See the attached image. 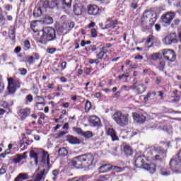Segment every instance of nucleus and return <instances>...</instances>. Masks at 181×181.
Segmentation results:
<instances>
[{
  "mask_svg": "<svg viewBox=\"0 0 181 181\" xmlns=\"http://www.w3.org/2000/svg\"><path fill=\"white\" fill-rule=\"evenodd\" d=\"M156 22V13L153 11L148 10L143 13L141 18V25L143 28L151 29Z\"/></svg>",
  "mask_w": 181,
  "mask_h": 181,
  "instance_id": "obj_1",
  "label": "nucleus"
},
{
  "mask_svg": "<svg viewBox=\"0 0 181 181\" xmlns=\"http://www.w3.org/2000/svg\"><path fill=\"white\" fill-rule=\"evenodd\" d=\"M41 35L40 40L42 43H47L56 39V30L52 27H45L39 32Z\"/></svg>",
  "mask_w": 181,
  "mask_h": 181,
  "instance_id": "obj_2",
  "label": "nucleus"
},
{
  "mask_svg": "<svg viewBox=\"0 0 181 181\" xmlns=\"http://www.w3.org/2000/svg\"><path fill=\"white\" fill-rule=\"evenodd\" d=\"M112 118L119 127H127L129 124V114L122 113L120 111L113 114Z\"/></svg>",
  "mask_w": 181,
  "mask_h": 181,
  "instance_id": "obj_3",
  "label": "nucleus"
},
{
  "mask_svg": "<svg viewBox=\"0 0 181 181\" xmlns=\"http://www.w3.org/2000/svg\"><path fill=\"white\" fill-rule=\"evenodd\" d=\"M40 155L42 156V163H47V165H50V158H49V153L44 151L42 149L38 150L37 152L32 151L30 153V158L34 159L35 165H37V160L39 159V156H40Z\"/></svg>",
  "mask_w": 181,
  "mask_h": 181,
  "instance_id": "obj_4",
  "label": "nucleus"
},
{
  "mask_svg": "<svg viewBox=\"0 0 181 181\" xmlns=\"http://www.w3.org/2000/svg\"><path fill=\"white\" fill-rule=\"evenodd\" d=\"M8 90L10 94H15L17 88H21V83L16 79L8 78Z\"/></svg>",
  "mask_w": 181,
  "mask_h": 181,
  "instance_id": "obj_5",
  "label": "nucleus"
},
{
  "mask_svg": "<svg viewBox=\"0 0 181 181\" xmlns=\"http://www.w3.org/2000/svg\"><path fill=\"white\" fill-rule=\"evenodd\" d=\"M81 160L83 162V168L86 169V168H90L91 165H93V162L94 161V156L91 153L81 155Z\"/></svg>",
  "mask_w": 181,
  "mask_h": 181,
  "instance_id": "obj_6",
  "label": "nucleus"
},
{
  "mask_svg": "<svg viewBox=\"0 0 181 181\" xmlns=\"http://www.w3.org/2000/svg\"><path fill=\"white\" fill-rule=\"evenodd\" d=\"M176 14L173 12H168L161 16L162 23H164L165 26H169L172 23V21L175 19Z\"/></svg>",
  "mask_w": 181,
  "mask_h": 181,
  "instance_id": "obj_7",
  "label": "nucleus"
},
{
  "mask_svg": "<svg viewBox=\"0 0 181 181\" xmlns=\"http://www.w3.org/2000/svg\"><path fill=\"white\" fill-rule=\"evenodd\" d=\"M163 56L165 60L171 62V63H173V62L176 60V54H175V52L171 49H164Z\"/></svg>",
  "mask_w": 181,
  "mask_h": 181,
  "instance_id": "obj_8",
  "label": "nucleus"
},
{
  "mask_svg": "<svg viewBox=\"0 0 181 181\" xmlns=\"http://www.w3.org/2000/svg\"><path fill=\"white\" fill-rule=\"evenodd\" d=\"M156 152L157 154L155 156V160H159V162H163L165 160V158H166V152L162 147H159L156 148Z\"/></svg>",
  "mask_w": 181,
  "mask_h": 181,
  "instance_id": "obj_9",
  "label": "nucleus"
},
{
  "mask_svg": "<svg viewBox=\"0 0 181 181\" xmlns=\"http://www.w3.org/2000/svg\"><path fill=\"white\" fill-rule=\"evenodd\" d=\"M165 45H170L171 43H177V38L175 33H170L163 40Z\"/></svg>",
  "mask_w": 181,
  "mask_h": 181,
  "instance_id": "obj_10",
  "label": "nucleus"
},
{
  "mask_svg": "<svg viewBox=\"0 0 181 181\" xmlns=\"http://www.w3.org/2000/svg\"><path fill=\"white\" fill-rule=\"evenodd\" d=\"M133 119L136 124H144L146 121V117L142 114L137 112H133L132 114Z\"/></svg>",
  "mask_w": 181,
  "mask_h": 181,
  "instance_id": "obj_11",
  "label": "nucleus"
},
{
  "mask_svg": "<svg viewBox=\"0 0 181 181\" xmlns=\"http://www.w3.org/2000/svg\"><path fill=\"white\" fill-rule=\"evenodd\" d=\"M47 5L51 9H54V8L58 9L59 6L64 8L62 0H48Z\"/></svg>",
  "mask_w": 181,
  "mask_h": 181,
  "instance_id": "obj_12",
  "label": "nucleus"
},
{
  "mask_svg": "<svg viewBox=\"0 0 181 181\" xmlns=\"http://www.w3.org/2000/svg\"><path fill=\"white\" fill-rule=\"evenodd\" d=\"M81 156L73 158L71 161L73 166H74L77 169H84V167H83V160H81Z\"/></svg>",
  "mask_w": 181,
  "mask_h": 181,
  "instance_id": "obj_13",
  "label": "nucleus"
},
{
  "mask_svg": "<svg viewBox=\"0 0 181 181\" xmlns=\"http://www.w3.org/2000/svg\"><path fill=\"white\" fill-rule=\"evenodd\" d=\"M98 12H100V8L95 5H88V15H93L95 16L98 15Z\"/></svg>",
  "mask_w": 181,
  "mask_h": 181,
  "instance_id": "obj_14",
  "label": "nucleus"
},
{
  "mask_svg": "<svg viewBox=\"0 0 181 181\" xmlns=\"http://www.w3.org/2000/svg\"><path fill=\"white\" fill-rule=\"evenodd\" d=\"M89 122L92 127H100L101 120H100V117L93 115L89 117Z\"/></svg>",
  "mask_w": 181,
  "mask_h": 181,
  "instance_id": "obj_15",
  "label": "nucleus"
},
{
  "mask_svg": "<svg viewBox=\"0 0 181 181\" xmlns=\"http://www.w3.org/2000/svg\"><path fill=\"white\" fill-rule=\"evenodd\" d=\"M30 114V109L29 108H25V109H21L18 111V115L21 118V121H23L26 119V117H28Z\"/></svg>",
  "mask_w": 181,
  "mask_h": 181,
  "instance_id": "obj_16",
  "label": "nucleus"
},
{
  "mask_svg": "<svg viewBox=\"0 0 181 181\" xmlns=\"http://www.w3.org/2000/svg\"><path fill=\"white\" fill-rule=\"evenodd\" d=\"M83 9L84 7L83 6V5L80 4H75L74 6V15H76V16H80V15H82Z\"/></svg>",
  "mask_w": 181,
  "mask_h": 181,
  "instance_id": "obj_17",
  "label": "nucleus"
},
{
  "mask_svg": "<svg viewBox=\"0 0 181 181\" xmlns=\"http://www.w3.org/2000/svg\"><path fill=\"white\" fill-rule=\"evenodd\" d=\"M145 164V160L141 156H139L135 160V166H136V168H142L144 169Z\"/></svg>",
  "mask_w": 181,
  "mask_h": 181,
  "instance_id": "obj_18",
  "label": "nucleus"
},
{
  "mask_svg": "<svg viewBox=\"0 0 181 181\" xmlns=\"http://www.w3.org/2000/svg\"><path fill=\"white\" fill-rule=\"evenodd\" d=\"M181 161L180 160L175 158V159H171L170 162V166L171 169H177L179 168V165H180Z\"/></svg>",
  "mask_w": 181,
  "mask_h": 181,
  "instance_id": "obj_19",
  "label": "nucleus"
},
{
  "mask_svg": "<svg viewBox=\"0 0 181 181\" xmlns=\"http://www.w3.org/2000/svg\"><path fill=\"white\" fill-rule=\"evenodd\" d=\"M144 169H146V170H149V172L151 173H154L156 170V165L153 163H146L144 166Z\"/></svg>",
  "mask_w": 181,
  "mask_h": 181,
  "instance_id": "obj_20",
  "label": "nucleus"
},
{
  "mask_svg": "<svg viewBox=\"0 0 181 181\" xmlns=\"http://www.w3.org/2000/svg\"><path fill=\"white\" fill-rule=\"evenodd\" d=\"M107 135L111 136L113 141H118V136H117V132L112 128H109L107 132Z\"/></svg>",
  "mask_w": 181,
  "mask_h": 181,
  "instance_id": "obj_21",
  "label": "nucleus"
},
{
  "mask_svg": "<svg viewBox=\"0 0 181 181\" xmlns=\"http://www.w3.org/2000/svg\"><path fill=\"white\" fill-rule=\"evenodd\" d=\"M16 32L15 28L11 27L8 30V37L13 42H15V40L16 39Z\"/></svg>",
  "mask_w": 181,
  "mask_h": 181,
  "instance_id": "obj_22",
  "label": "nucleus"
},
{
  "mask_svg": "<svg viewBox=\"0 0 181 181\" xmlns=\"http://www.w3.org/2000/svg\"><path fill=\"white\" fill-rule=\"evenodd\" d=\"M100 173H107L110 170H112V165H103L100 167Z\"/></svg>",
  "mask_w": 181,
  "mask_h": 181,
  "instance_id": "obj_23",
  "label": "nucleus"
},
{
  "mask_svg": "<svg viewBox=\"0 0 181 181\" xmlns=\"http://www.w3.org/2000/svg\"><path fill=\"white\" fill-rule=\"evenodd\" d=\"M26 152L23 153L22 155L18 154L16 156V158L13 160V162L15 163H19L22 159H26Z\"/></svg>",
  "mask_w": 181,
  "mask_h": 181,
  "instance_id": "obj_24",
  "label": "nucleus"
},
{
  "mask_svg": "<svg viewBox=\"0 0 181 181\" xmlns=\"http://www.w3.org/2000/svg\"><path fill=\"white\" fill-rule=\"evenodd\" d=\"M124 153L127 156H131L132 155V148H131V146L126 145L124 147Z\"/></svg>",
  "mask_w": 181,
  "mask_h": 181,
  "instance_id": "obj_25",
  "label": "nucleus"
},
{
  "mask_svg": "<svg viewBox=\"0 0 181 181\" xmlns=\"http://www.w3.org/2000/svg\"><path fill=\"white\" fill-rule=\"evenodd\" d=\"M58 153H59V156L64 157V156H67L69 151H67V149H66V148L62 147L59 149Z\"/></svg>",
  "mask_w": 181,
  "mask_h": 181,
  "instance_id": "obj_26",
  "label": "nucleus"
},
{
  "mask_svg": "<svg viewBox=\"0 0 181 181\" xmlns=\"http://www.w3.org/2000/svg\"><path fill=\"white\" fill-rule=\"evenodd\" d=\"M135 90H136L138 94H142V93H145L146 91V88L144 86V85H139L136 86Z\"/></svg>",
  "mask_w": 181,
  "mask_h": 181,
  "instance_id": "obj_27",
  "label": "nucleus"
},
{
  "mask_svg": "<svg viewBox=\"0 0 181 181\" xmlns=\"http://www.w3.org/2000/svg\"><path fill=\"white\" fill-rule=\"evenodd\" d=\"M37 101L40 102L36 103V107H39V105H46V104L45 103V98H43V97L42 96H37Z\"/></svg>",
  "mask_w": 181,
  "mask_h": 181,
  "instance_id": "obj_28",
  "label": "nucleus"
},
{
  "mask_svg": "<svg viewBox=\"0 0 181 181\" xmlns=\"http://www.w3.org/2000/svg\"><path fill=\"white\" fill-rule=\"evenodd\" d=\"M68 141L70 144H80V141H78V139L73 136H69L68 137Z\"/></svg>",
  "mask_w": 181,
  "mask_h": 181,
  "instance_id": "obj_29",
  "label": "nucleus"
},
{
  "mask_svg": "<svg viewBox=\"0 0 181 181\" xmlns=\"http://www.w3.org/2000/svg\"><path fill=\"white\" fill-rule=\"evenodd\" d=\"M117 25H118V22L117 20H115L111 21L110 24L106 25L105 29H108V28H112V29H114L115 28H117Z\"/></svg>",
  "mask_w": 181,
  "mask_h": 181,
  "instance_id": "obj_30",
  "label": "nucleus"
},
{
  "mask_svg": "<svg viewBox=\"0 0 181 181\" xmlns=\"http://www.w3.org/2000/svg\"><path fill=\"white\" fill-rule=\"evenodd\" d=\"M33 15L35 18H39L42 16V9L40 8H35Z\"/></svg>",
  "mask_w": 181,
  "mask_h": 181,
  "instance_id": "obj_31",
  "label": "nucleus"
},
{
  "mask_svg": "<svg viewBox=\"0 0 181 181\" xmlns=\"http://www.w3.org/2000/svg\"><path fill=\"white\" fill-rule=\"evenodd\" d=\"M72 0H62V6L64 8H70Z\"/></svg>",
  "mask_w": 181,
  "mask_h": 181,
  "instance_id": "obj_32",
  "label": "nucleus"
},
{
  "mask_svg": "<svg viewBox=\"0 0 181 181\" xmlns=\"http://www.w3.org/2000/svg\"><path fill=\"white\" fill-rule=\"evenodd\" d=\"M44 23L47 25H52L53 23V18L49 16H45Z\"/></svg>",
  "mask_w": 181,
  "mask_h": 181,
  "instance_id": "obj_33",
  "label": "nucleus"
},
{
  "mask_svg": "<svg viewBox=\"0 0 181 181\" xmlns=\"http://www.w3.org/2000/svg\"><path fill=\"white\" fill-rule=\"evenodd\" d=\"M90 110H91V102H90L89 100H87L85 104V112H90Z\"/></svg>",
  "mask_w": 181,
  "mask_h": 181,
  "instance_id": "obj_34",
  "label": "nucleus"
},
{
  "mask_svg": "<svg viewBox=\"0 0 181 181\" xmlns=\"http://www.w3.org/2000/svg\"><path fill=\"white\" fill-rule=\"evenodd\" d=\"M30 28L33 32L37 33V32H39V28H37V25H36V21H33L30 25Z\"/></svg>",
  "mask_w": 181,
  "mask_h": 181,
  "instance_id": "obj_35",
  "label": "nucleus"
},
{
  "mask_svg": "<svg viewBox=\"0 0 181 181\" xmlns=\"http://www.w3.org/2000/svg\"><path fill=\"white\" fill-rule=\"evenodd\" d=\"M17 177L20 179L21 180H26L28 178V173H20Z\"/></svg>",
  "mask_w": 181,
  "mask_h": 181,
  "instance_id": "obj_36",
  "label": "nucleus"
},
{
  "mask_svg": "<svg viewBox=\"0 0 181 181\" xmlns=\"http://www.w3.org/2000/svg\"><path fill=\"white\" fill-rule=\"evenodd\" d=\"M166 65V63L164 61H161L159 64H158V69L160 71H163V70H165V66Z\"/></svg>",
  "mask_w": 181,
  "mask_h": 181,
  "instance_id": "obj_37",
  "label": "nucleus"
},
{
  "mask_svg": "<svg viewBox=\"0 0 181 181\" xmlns=\"http://www.w3.org/2000/svg\"><path fill=\"white\" fill-rule=\"evenodd\" d=\"M112 170H116L118 173H119L124 170V168L117 165H112Z\"/></svg>",
  "mask_w": 181,
  "mask_h": 181,
  "instance_id": "obj_38",
  "label": "nucleus"
},
{
  "mask_svg": "<svg viewBox=\"0 0 181 181\" xmlns=\"http://www.w3.org/2000/svg\"><path fill=\"white\" fill-rule=\"evenodd\" d=\"M82 136H84L85 138H91V136H93V132L90 131L83 132Z\"/></svg>",
  "mask_w": 181,
  "mask_h": 181,
  "instance_id": "obj_39",
  "label": "nucleus"
},
{
  "mask_svg": "<svg viewBox=\"0 0 181 181\" xmlns=\"http://www.w3.org/2000/svg\"><path fill=\"white\" fill-rule=\"evenodd\" d=\"M25 50H29L30 49V42L28 40L23 42Z\"/></svg>",
  "mask_w": 181,
  "mask_h": 181,
  "instance_id": "obj_40",
  "label": "nucleus"
},
{
  "mask_svg": "<svg viewBox=\"0 0 181 181\" xmlns=\"http://www.w3.org/2000/svg\"><path fill=\"white\" fill-rule=\"evenodd\" d=\"M180 19H175L171 24V28H176V26H178L179 23H180Z\"/></svg>",
  "mask_w": 181,
  "mask_h": 181,
  "instance_id": "obj_41",
  "label": "nucleus"
},
{
  "mask_svg": "<svg viewBox=\"0 0 181 181\" xmlns=\"http://www.w3.org/2000/svg\"><path fill=\"white\" fill-rule=\"evenodd\" d=\"M160 173L163 175V176H169V175H170V172L168 171V170L165 168L160 170Z\"/></svg>",
  "mask_w": 181,
  "mask_h": 181,
  "instance_id": "obj_42",
  "label": "nucleus"
},
{
  "mask_svg": "<svg viewBox=\"0 0 181 181\" xmlns=\"http://www.w3.org/2000/svg\"><path fill=\"white\" fill-rule=\"evenodd\" d=\"M160 57V54L159 53H154L151 54V59L152 60H158Z\"/></svg>",
  "mask_w": 181,
  "mask_h": 181,
  "instance_id": "obj_43",
  "label": "nucleus"
},
{
  "mask_svg": "<svg viewBox=\"0 0 181 181\" xmlns=\"http://www.w3.org/2000/svg\"><path fill=\"white\" fill-rule=\"evenodd\" d=\"M26 103H32L33 101V96L32 95H28L25 98Z\"/></svg>",
  "mask_w": 181,
  "mask_h": 181,
  "instance_id": "obj_44",
  "label": "nucleus"
},
{
  "mask_svg": "<svg viewBox=\"0 0 181 181\" xmlns=\"http://www.w3.org/2000/svg\"><path fill=\"white\" fill-rule=\"evenodd\" d=\"M88 63H89V64H94V63L95 64H98V63H100V60L98 59H90Z\"/></svg>",
  "mask_w": 181,
  "mask_h": 181,
  "instance_id": "obj_45",
  "label": "nucleus"
},
{
  "mask_svg": "<svg viewBox=\"0 0 181 181\" xmlns=\"http://www.w3.org/2000/svg\"><path fill=\"white\" fill-rule=\"evenodd\" d=\"M151 97H152V93H148L146 97H144V103H147V101H148L149 98H151Z\"/></svg>",
  "mask_w": 181,
  "mask_h": 181,
  "instance_id": "obj_46",
  "label": "nucleus"
},
{
  "mask_svg": "<svg viewBox=\"0 0 181 181\" xmlns=\"http://www.w3.org/2000/svg\"><path fill=\"white\" fill-rule=\"evenodd\" d=\"M56 52V48H48L47 49V53H49V54H53Z\"/></svg>",
  "mask_w": 181,
  "mask_h": 181,
  "instance_id": "obj_47",
  "label": "nucleus"
},
{
  "mask_svg": "<svg viewBox=\"0 0 181 181\" xmlns=\"http://www.w3.org/2000/svg\"><path fill=\"white\" fill-rule=\"evenodd\" d=\"M19 71L21 76H26V73H28V71L25 69V68H22L19 69Z\"/></svg>",
  "mask_w": 181,
  "mask_h": 181,
  "instance_id": "obj_48",
  "label": "nucleus"
},
{
  "mask_svg": "<svg viewBox=\"0 0 181 181\" xmlns=\"http://www.w3.org/2000/svg\"><path fill=\"white\" fill-rule=\"evenodd\" d=\"M33 60H34L33 56H30V57H29L28 58L27 62H28V63L30 64V66L33 64Z\"/></svg>",
  "mask_w": 181,
  "mask_h": 181,
  "instance_id": "obj_49",
  "label": "nucleus"
},
{
  "mask_svg": "<svg viewBox=\"0 0 181 181\" xmlns=\"http://www.w3.org/2000/svg\"><path fill=\"white\" fill-rule=\"evenodd\" d=\"M91 36L92 37H97V30L95 28L91 30Z\"/></svg>",
  "mask_w": 181,
  "mask_h": 181,
  "instance_id": "obj_50",
  "label": "nucleus"
},
{
  "mask_svg": "<svg viewBox=\"0 0 181 181\" xmlns=\"http://www.w3.org/2000/svg\"><path fill=\"white\" fill-rule=\"evenodd\" d=\"M136 83H138V81L136 80V78H134V80H133V85H132V88L133 89V90H135V88H136Z\"/></svg>",
  "mask_w": 181,
  "mask_h": 181,
  "instance_id": "obj_51",
  "label": "nucleus"
},
{
  "mask_svg": "<svg viewBox=\"0 0 181 181\" xmlns=\"http://www.w3.org/2000/svg\"><path fill=\"white\" fill-rule=\"evenodd\" d=\"M4 8H5L6 11L9 12V11L12 10V5L6 4L4 6Z\"/></svg>",
  "mask_w": 181,
  "mask_h": 181,
  "instance_id": "obj_52",
  "label": "nucleus"
},
{
  "mask_svg": "<svg viewBox=\"0 0 181 181\" xmlns=\"http://www.w3.org/2000/svg\"><path fill=\"white\" fill-rule=\"evenodd\" d=\"M76 132H77L78 135H81V136H83V134H84V132H83V130L81 128H77L76 129Z\"/></svg>",
  "mask_w": 181,
  "mask_h": 181,
  "instance_id": "obj_53",
  "label": "nucleus"
},
{
  "mask_svg": "<svg viewBox=\"0 0 181 181\" xmlns=\"http://www.w3.org/2000/svg\"><path fill=\"white\" fill-rule=\"evenodd\" d=\"M97 57H98L99 60H101V59H103V57H104V53L100 51L98 54H97Z\"/></svg>",
  "mask_w": 181,
  "mask_h": 181,
  "instance_id": "obj_54",
  "label": "nucleus"
},
{
  "mask_svg": "<svg viewBox=\"0 0 181 181\" xmlns=\"http://www.w3.org/2000/svg\"><path fill=\"white\" fill-rule=\"evenodd\" d=\"M60 174V170H54L52 171V175L54 176H58Z\"/></svg>",
  "mask_w": 181,
  "mask_h": 181,
  "instance_id": "obj_55",
  "label": "nucleus"
},
{
  "mask_svg": "<svg viewBox=\"0 0 181 181\" xmlns=\"http://www.w3.org/2000/svg\"><path fill=\"white\" fill-rule=\"evenodd\" d=\"M135 60H144V57L141 55H136L134 57Z\"/></svg>",
  "mask_w": 181,
  "mask_h": 181,
  "instance_id": "obj_56",
  "label": "nucleus"
},
{
  "mask_svg": "<svg viewBox=\"0 0 181 181\" xmlns=\"http://www.w3.org/2000/svg\"><path fill=\"white\" fill-rule=\"evenodd\" d=\"M152 40H153V35H149L148 39H147V44L151 43V42H152Z\"/></svg>",
  "mask_w": 181,
  "mask_h": 181,
  "instance_id": "obj_57",
  "label": "nucleus"
},
{
  "mask_svg": "<svg viewBox=\"0 0 181 181\" xmlns=\"http://www.w3.org/2000/svg\"><path fill=\"white\" fill-rule=\"evenodd\" d=\"M21 50H22V48H21V47H16L14 49V53H21Z\"/></svg>",
  "mask_w": 181,
  "mask_h": 181,
  "instance_id": "obj_58",
  "label": "nucleus"
},
{
  "mask_svg": "<svg viewBox=\"0 0 181 181\" xmlns=\"http://www.w3.org/2000/svg\"><path fill=\"white\" fill-rule=\"evenodd\" d=\"M1 105L4 107V108H9V104L8 102H3Z\"/></svg>",
  "mask_w": 181,
  "mask_h": 181,
  "instance_id": "obj_59",
  "label": "nucleus"
},
{
  "mask_svg": "<svg viewBox=\"0 0 181 181\" xmlns=\"http://www.w3.org/2000/svg\"><path fill=\"white\" fill-rule=\"evenodd\" d=\"M4 88H5V85H4V83L0 82V93H2Z\"/></svg>",
  "mask_w": 181,
  "mask_h": 181,
  "instance_id": "obj_60",
  "label": "nucleus"
},
{
  "mask_svg": "<svg viewBox=\"0 0 181 181\" xmlns=\"http://www.w3.org/2000/svg\"><path fill=\"white\" fill-rule=\"evenodd\" d=\"M158 97H160L161 100H163V92L158 91Z\"/></svg>",
  "mask_w": 181,
  "mask_h": 181,
  "instance_id": "obj_61",
  "label": "nucleus"
},
{
  "mask_svg": "<svg viewBox=\"0 0 181 181\" xmlns=\"http://www.w3.org/2000/svg\"><path fill=\"white\" fill-rule=\"evenodd\" d=\"M6 173V170L3 167L0 169V175H4V173Z\"/></svg>",
  "mask_w": 181,
  "mask_h": 181,
  "instance_id": "obj_62",
  "label": "nucleus"
},
{
  "mask_svg": "<svg viewBox=\"0 0 181 181\" xmlns=\"http://www.w3.org/2000/svg\"><path fill=\"white\" fill-rule=\"evenodd\" d=\"M131 8H132V9H136V8H138V4L132 3L131 4Z\"/></svg>",
  "mask_w": 181,
  "mask_h": 181,
  "instance_id": "obj_63",
  "label": "nucleus"
},
{
  "mask_svg": "<svg viewBox=\"0 0 181 181\" xmlns=\"http://www.w3.org/2000/svg\"><path fill=\"white\" fill-rule=\"evenodd\" d=\"M177 158L178 160H180V162H181V150L177 154Z\"/></svg>",
  "mask_w": 181,
  "mask_h": 181,
  "instance_id": "obj_64",
  "label": "nucleus"
}]
</instances>
